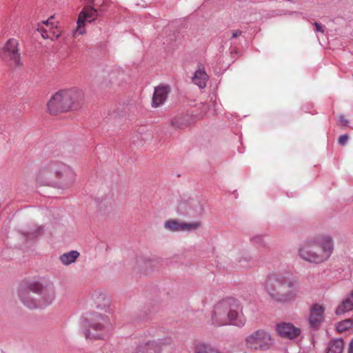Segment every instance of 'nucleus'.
<instances>
[{"mask_svg": "<svg viewBox=\"0 0 353 353\" xmlns=\"http://www.w3.org/2000/svg\"><path fill=\"white\" fill-rule=\"evenodd\" d=\"M312 241H315V253L321 255V258L315 261V264H320L327 261L331 256V236L330 234H318L312 239Z\"/></svg>", "mask_w": 353, "mask_h": 353, "instance_id": "obj_10", "label": "nucleus"}, {"mask_svg": "<svg viewBox=\"0 0 353 353\" xmlns=\"http://www.w3.org/2000/svg\"><path fill=\"white\" fill-rule=\"evenodd\" d=\"M93 304L96 308L94 312L105 314L110 312V300L108 296L103 293L95 292L92 294Z\"/></svg>", "mask_w": 353, "mask_h": 353, "instance_id": "obj_14", "label": "nucleus"}, {"mask_svg": "<svg viewBox=\"0 0 353 353\" xmlns=\"http://www.w3.org/2000/svg\"><path fill=\"white\" fill-rule=\"evenodd\" d=\"M79 256V253L76 250L65 252L59 256V260L64 265H68L74 263Z\"/></svg>", "mask_w": 353, "mask_h": 353, "instance_id": "obj_21", "label": "nucleus"}, {"mask_svg": "<svg viewBox=\"0 0 353 353\" xmlns=\"http://www.w3.org/2000/svg\"><path fill=\"white\" fill-rule=\"evenodd\" d=\"M314 26H315L316 32H323V27L319 23L314 22Z\"/></svg>", "mask_w": 353, "mask_h": 353, "instance_id": "obj_29", "label": "nucleus"}, {"mask_svg": "<svg viewBox=\"0 0 353 353\" xmlns=\"http://www.w3.org/2000/svg\"><path fill=\"white\" fill-rule=\"evenodd\" d=\"M76 176L75 172L69 165L61 161H53L39 170L36 181L41 185L60 183L68 188L74 183Z\"/></svg>", "mask_w": 353, "mask_h": 353, "instance_id": "obj_4", "label": "nucleus"}, {"mask_svg": "<svg viewBox=\"0 0 353 353\" xmlns=\"http://www.w3.org/2000/svg\"><path fill=\"white\" fill-rule=\"evenodd\" d=\"M105 3V0H93L92 6H85L79 14L77 27L73 30V36L77 37L85 33V23H91L98 17V9L95 7L101 8ZM99 10H101L99 8Z\"/></svg>", "mask_w": 353, "mask_h": 353, "instance_id": "obj_7", "label": "nucleus"}, {"mask_svg": "<svg viewBox=\"0 0 353 353\" xmlns=\"http://www.w3.org/2000/svg\"><path fill=\"white\" fill-rule=\"evenodd\" d=\"M201 225V222L195 221L192 223L183 222L182 231L190 232L197 230Z\"/></svg>", "mask_w": 353, "mask_h": 353, "instance_id": "obj_26", "label": "nucleus"}, {"mask_svg": "<svg viewBox=\"0 0 353 353\" xmlns=\"http://www.w3.org/2000/svg\"><path fill=\"white\" fill-rule=\"evenodd\" d=\"M241 303L234 298H227L218 302L214 307L212 321L216 326L233 325L243 327L246 318L243 312Z\"/></svg>", "mask_w": 353, "mask_h": 353, "instance_id": "obj_3", "label": "nucleus"}, {"mask_svg": "<svg viewBox=\"0 0 353 353\" xmlns=\"http://www.w3.org/2000/svg\"><path fill=\"white\" fill-rule=\"evenodd\" d=\"M84 94L82 90L72 88L61 90L54 93L47 103L48 112L52 115L76 111L82 108Z\"/></svg>", "mask_w": 353, "mask_h": 353, "instance_id": "obj_5", "label": "nucleus"}, {"mask_svg": "<svg viewBox=\"0 0 353 353\" xmlns=\"http://www.w3.org/2000/svg\"><path fill=\"white\" fill-rule=\"evenodd\" d=\"M111 323L105 314L93 312L88 318V328L85 337L90 340L104 339L111 330Z\"/></svg>", "mask_w": 353, "mask_h": 353, "instance_id": "obj_6", "label": "nucleus"}, {"mask_svg": "<svg viewBox=\"0 0 353 353\" xmlns=\"http://www.w3.org/2000/svg\"><path fill=\"white\" fill-rule=\"evenodd\" d=\"M353 326V321L352 319H345L339 322L336 325V330L338 332H342L348 330Z\"/></svg>", "mask_w": 353, "mask_h": 353, "instance_id": "obj_24", "label": "nucleus"}, {"mask_svg": "<svg viewBox=\"0 0 353 353\" xmlns=\"http://www.w3.org/2000/svg\"><path fill=\"white\" fill-rule=\"evenodd\" d=\"M337 123H338V125H341V126H347L349 121L343 115H341V116H340Z\"/></svg>", "mask_w": 353, "mask_h": 353, "instance_id": "obj_28", "label": "nucleus"}, {"mask_svg": "<svg viewBox=\"0 0 353 353\" xmlns=\"http://www.w3.org/2000/svg\"><path fill=\"white\" fill-rule=\"evenodd\" d=\"M314 248L315 241H312V239L306 240L300 244L298 255L303 261L315 264V261L320 259L321 255L315 253Z\"/></svg>", "mask_w": 353, "mask_h": 353, "instance_id": "obj_12", "label": "nucleus"}, {"mask_svg": "<svg viewBox=\"0 0 353 353\" xmlns=\"http://www.w3.org/2000/svg\"><path fill=\"white\" fill-rule=\"evenodd\" d=\"M247 347L256 351H267L274 344V339L270 332L259 330L250 334L245 339Z\"/></svg>", "mask_w": 353, "mask_h": 353, "instance_id": "obj_8", "label": "nucleus"}, {"mask_svg": "<svg viewBox=\"0 0 353 353\" xmlns=\"http://www.w3.org/2000/svg\"><path fill=\"white\" fill-rule=\"evenodd\" d=\"M277 334L285 339H294L301 334V330L291 323L281 322L276 325Z\"/></svg>", "mask_w": 353, "mask_h": 353, "instance_id": "obj_13", "label": "nucleus"}, {"mask_svg": "<svg viewBox=\"0 0 353 353\" xmlns=\"http://www.w3.org/2000/svg\"><path fill=\"white\" fill-rule=\"evenodd\" d=\"M170 90V87L165 85L155 87L152 97V106L157 108L163 104L167 99Z\"/></svg>", "mask_w": 353, "mask_h": 353, "instance_id": "obj_16", "label": "nucleus"}, {"mask_svg": "<svg viewBox=\"0 0 353 353\" xmlns=\"http://www.w3.org/2000/svg\"><path fill=\"white\" fill-rule=\"evenodd\" d=\"M353 310V290L343 300L341 303L336 307L335 313L337 315L343 314Z\"/></svg>", "mask_w": 353, "mask_h": 353, "instance_id": "obj_17", "label": "nucleus"}, {"mask_svg": "<svg viewBox=\"0 0 353 353\" xmlns=\"http://www.w3.org/2000/svg\"><path fill=\"white\" fill-rule=\"evenodd\" d=\"M195 353H221L216 349H214L209 345L200 343L195 347Z\"/></svg>", "mask_w": 353, "mask_h": 353, "instance_id": "obj_23", "label": "nucleus"}, {"mask_svg": "<svg viewBox=\"0 0 353 353\" xmlns=\"http://www.w3.org/2000/svg\"><path fill=\"white\" fill-rule=\"evenodd\" d=\"M208 74H206L203 67H199L195 72L192 78L193 83L197 85L199 88H203L206 86Z\"/></svg>", "mask_w": 353, "mask_h": 353, "instance_id": "obj_19", "label": "nucleus"}, {"mask_svg": "<svg viewBox=\"0 0 353 353\" xmlns=\"http://www.w3.org/2000/svg\"><path fill=\"white\" fill-rule=\"evenodd\" d=\"M183 221L177 219H168L164 223L165 229L171 232H182Z\"/></svg>", "mask_w": 353, "mask_h": 353, "instance_id": "obj_22", "label": "nucleus"}, {"mask_svg": "<svg viewBox=\"0 0 353 353\" xmlns=\"http://www.w3.org/2000/svg\"><path fill=\"white\" fill-rule=\"evenodd\" d=\"M325 307L320 304L315 303L310 308L309 322L312 327H317L324 319Z\"/></svg>", "mask_w": 353, "mask_h": 353, "instance_id": "obj_15", "label": "nucleus"}, {"mask_svg": "<svg viewBox=\"0 0 353 353\" xmlns=\"http://www.w3.org/2000/svg\"><path fill=\"white\" fill-rule=\"evenodd\" d=\"M348 135L347 134H342L339 138V143L341 145H345L348 141Z\"/></svg>", "mask_w": 353, "mask_h": 353, "instance_id": "obj_27", "label": "nucleus"}, {"mask_svg": "<svg viewBox=\"0 0 353 353\" xmlns=\"http://www.w3.org/2000/svg\"><path fill=\"white\" fill-rule=\"evenodd\" d=\"M144 261V259L142 258V257H139L138 259H137V262L139 263V266H141V263H143Z\"/></svg>", "mask_w": 353, "mask_h": 353, "instance_id": "obj_33", "label": "nucleus"}, {"mask_svg": "<svg viewBox=\"0 0 353 353\" xmlns=\"http://www.w3.org/2000/svg\"><path fill=\"white\" fill-rule=\"evenodd\" d=\"M0 353H3L2 352H0Z\"/></svg>", "mask_w": 353, "mask_h": 353, "instance_id": "obj_35", "label": "nucleus"}, {"mask_svg": "<svg viewBox=\"0 0 353 353\" xmlns=\"http://www.w3.org/2000/svg\"><path fill=\"white\" fill-rule=\"evenodd\" d=\"M172 123L173 125H176L178 126L179 128H180V125L178 123V121H177V119L175 118L172 121Z\"/></svg>", "mask_w": 353, "mask_h": 353, "instance_id": "obj_32", "label": "nucleus"}, {"mask_svg": "<svg viewBox=\"0 0 353 353\" xmlns=\"http://www.w3.org/2000/svg\"><path fill=\"white\" fill-rule=\"evenodd\" d=\"M53 17L49 18L46 21H43L38 23L37 31L39 32L42 37L45 39H50L52 41L57 40L61 34V30L52 21Z\"/></svg>", "mask_w": 353, "mask_h": 353, "instance_id": "obj_11", "label": "nucleus"}, {"mask_svg": "<svg viewBox=\"0 0 353 353\" xmlns=\"http://www.w3.org/2000/svg\"><path fill=\"white\" fill-rule=\"evenodd\" d=\"M150 345L155 344L159 348V353L161 352L163 348L167 346H171L174 343L173 339L171 336H165L161 339H148Z\"/></svg>", "mask_w": 353, "mask_h": 353, "instance_id": "obj_20", "label": "nucleus"}, {"mask_svg": "<svg viewBox=\"0 0 353 353\" xmlns=\"http://www.w3.org/2000/svg\"><path fill=\"white\" fill-rule=\"evenodd\" d=\"M265 290L274 301L287 303L296 299L299 279L286 271H273L265 280Z\"/></svg>", "mask_w": 353, "mask_h": 353, "instance_id": "obj_1", "label": "nucleus"}, {"mask_svg": "<svg viewBox=\"0 0 353 353\" xmlns=\"http://www.w3.org/2000/svg\"><path fill=\"white\" fill-rule=\"evenodd\" d=\"M17 294L21 303L30 309L50 306L57 297L56 287L51 281L27 283L19 288Z\"/></svg>", "mask_w": 353, "mask_h": 353, "instance_id": "obj_2", "label": "nucleus"}, {"mask_svg": "<svg viewBox=\"0 0 353 353\" xmlns=\"http://www.w3.org/2000/svg\"><path fill=\"white\" fill-rule=\"evenodd\" d=\"M344 342L341 338L332 339V353H342Z\"/></svg>", "mask_w": 353, "mask_h": 353, "instance_id": "obj_25", "label": "nucleus"}, {"mask_svg": "<svg viewBox=\"0 0 353 353\" xmlns=\"http://www.w3.org/2000/svg\"><path fill=\"white\" fill-rule=\"evenodd\" d=\"M241 33H242V32L239 30H232V38H237L238 37H239L241 34Z\"/></svg>", "mask_w": 353, "mask_h": 353, "instance_id": "obj_30", "label": "nucleus"}, {"mask_svg": "<svg viewBox=\"0 0 353 353\" xmlns=\"http://www.w3.org/2000/svg\"><path fill=\"white\" fill-rule=\"evenodd\" d=\"M330 345H328L327 347V353H330Z\"/></svg>", "mask_w": 353, "mask_h": 353, "instance_id": "obj_34", "label": "nucleus"}, {"mask_svg": "<svg viewBox=\"0 0 353 353\" xmlns=\"http://www.w3.org/2000/svg\"><path fill=\"white\" fill-rule=\"evenodd\" d=\"M18 41L10 39L0 49V60L10 66L21 65V56L18 49Z\"/></svg>", "mask_w": 353, "mask_h": 353, "instance_id": "obj_9", "label": "nucleus"}, {"mask_svg": "<svg viewBox=\"0 0 353 353\" xmlns=\"http://www.w3.org/2000/svg\"><path fill=\"white\" fill-rule=\"evenodd\" d=\"M132 353H159V348L157 345H150L148 340L139 343Z\"/></svg>", "mask_w": 353, "mask_h": 353, "instance_id": "obj_18", "label": "nucleus"}, {"mask_svg": "<svg viewBox=\"0 0 353 353\" xmlns=\"http://www.w3.org/2000/svg\"><path fill=\"white\" fill-rule=\"evenodd\" d=\"M349 353H353V339L350 343Z\"/></svg>", "mask_w": 353, "mask_h": 353, "instance_id": "obj_31", "label": "nucleus"}]
</instances>
